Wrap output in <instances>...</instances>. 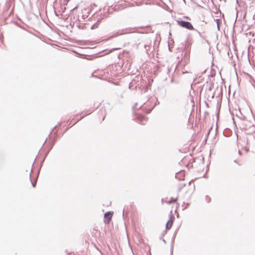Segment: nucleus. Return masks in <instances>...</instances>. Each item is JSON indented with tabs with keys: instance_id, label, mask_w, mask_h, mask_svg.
<instances>
[{
	"instance_id": "obj_1",
	"label": "nucleus",
	"mask_w": 255,
	"mask_h": 255,
	"mask_svg": "<svg viewBox=\"0 0 255 255\" xmlns=\"http://www.w3.org/2000/svg\"><path fill=\"white\" fill-rule=\"evenodd\" d=\"M177 23L179 26L187 29L193 30L194 29L192 24L188 21L178 20H177Z\"/></svg>"
},
{
	"instance_id": "obj_2",
	"label": "nucleus",
	"mask_w": 255,
	"mask_h": 255,
	"mask_svg": "<svg viewBox=\"0 0 255 255\" xmlns=\"http://www.w3.org/2000/svg\"><path fill=\"white\" fill-rule=\"evenodd\" d=\"M134 29L132 28H126L119 30L116 33H115L113 36L116 37L119 35H121L124 34L130 33L134 31Z\"/></svg>"
},
{
	"instance_id": "obj_3",
	"label": "nucleus",
	"mask_w": 255,
	"mask_h": 255,
	"mask_svg": "<svg viewBox=\"0 0 255 255\" xmlns=\"http://www.w3.org/2000/svg\"><path fill=\"white\" fill-rule=\"evenodd\" d=\"M174 219V216L172 215H170L169 219L166 224V229L169 230L171 228L173 223Z\"/></svg>"
},
{
	"instance_id": "obj_4",
	"label": "nucleus",
	"mask_w": 255,
	"mask_h": 255,
	"mask_svg": "<svg viewBox=\"0 0 255 255\" xmlns=\"http://www.w3.org/2000/svg\"><path fill=\"white\" fill-rule=\"evenodd\" d=\"M113 216V213L111 212H107L105 214L104 217L106 219H107L109 221L111 220Z\"/></svg>"
},
{
	"instance_id": "obj_5",
	"label": "nucleus",
	"mask_w": 255,
	"mask_h": 255,
	"mask_svg": "<svg viewBox=\"0 0 255 255\" xmlns=\"http://www.w3.org/2000/svg\"><path fill=\"white\" fill-rule=\"evenodd\" d=\"M138 122H140V123L142 125H144V123L142 122L143 121L146 120V118L144 116L140 115L138 117Z\"/></svg>"
},
{
	"instance_id": "obj_6",
	"label": "nucleus",
	"mask_w": 255,
	"mask_h": 255,
	"mask_svg": "<svg viewBox=\"0 0 255 255\" xmlns=\"http://www.w3.org/2000/svg\"><path fill=\"white\" fill-rule=\"evenodd\" d=\"M177 200V198L174 199L173 198H171V199L167 202V203L169 204H171L174 202H175Z\"/></svg>"
},
{
	"instance_id": "obj_7",
	"label": "nucleus",
	"mask_w": 255,
	"mask_h": 255,
	"mask_svg": "<svg viewBox=\"0 0 255 255\" xmlns=\"http://www.w3.org/2000/svg\"><path fill=\"white\" fill-rule=\"evenodd\" d=\"M216 23H217V27H218V29L219 30V28H220V20L218 19H216Z\"/></svg>"
},
{
	"instance_id": "obj_8",
	"label": "nucleus",
	"mask_w": 255,
	"mask_h": 255,
	"mask_svg": "<svg viewBox=\"0 0 255 255\" xmlns=\"http://www.w3.org/2000/svg\"><path fill=\"white\" fill-rule=\"evenodd\" d=\"M31 184H32V186L33 187H35V185H36V181L33 182V181H31Z\"/></svg>"
},
{
	"instance_id": "obj_9",
	"label": "nucleus",
	"mask_w": 255,
	"mask_h": 255,
	"mask_svg": "<svg viewBox=\"0 0 255 255\" xmlns=\"http://www.w3.org/2000/svg\"><path fill=\"white\" fill-rule=\"evenodd\" d=\"M153 107H152L151 108H150V109H148L147 111H146V112L147 113H150V112L151 111V110L153 109Z\"/></svg>"
},
{
	"instance_id": "obj_10",
	"label": "nucleus",
	"mask_w": 255,
	"mask_h": 255,
	"mask_svg": "<svg viewBox=\"0 0 255 255\" xmlns=\"http://www.w3.org/2000/svg\"><path fill=\"white\" fill-rule=\"evenodd\" d=\"M185 185V184H181V186L179 187V190H180L181 189V188L184 186Z\"/></svg>"
},
{
	"instance_id": "obj_11",
	"label": "nucleus",
	"mask_w": 255,
	"mask_h": 255,
	"mask_svg": "<svg viewBox=\"0 0 255 255\" xmlns=\"http://www.w3.org/2000/svg\"><path fill=\"white\" fill-rule=\"evenodd\" d=\"M238 153H239V154L240 155H242V152H241V150H239V151H238Z\"/></svg>"
},
{
	"instance_id": "obj_12",
	"label": "nucleus",
	"mask_w": 255,
	"mask_h": 255,
	"mask_svg": "<svg viewBox=\"0 0 255 255\" xmlns=\"http://www.w3.org/2000/svg\"><path fill=\"white\" fill-rule=\"evenodd\" d=\"M94 25H93V26L91 27V28H92V29L94 28Z\"/></svg>"
},
{
	"instance_id": "obj_13",
	"label": "nucleus",
	"mask_w": 255,
	"mask_h": 255,
	"mask_svg": "<svg viewBox=\"0 0 255 255\" xmlns=\"http://www.w3.org/2000/svg\"><path fill=\"white\" fill-rule=\"evenodd\" d=\"M234 162H236V163H237V160H234Z\"/></svg>"
},
{
	"instance_id": "obj_14",
	"label": "nucleus",
	"mask_w": 255,
	"mask_h": 255,
	"mask_svg": "<svg viewBox=\"0 0 255 255\" xmlns=\"http://www.w3.org/2000/svg\"><path fill=\"white\" fill-rule=\"evenodd\" d=\"M31 177V173L29 174V178H30Z\"/></svg>"
},
{
	"instance_id": "obj_15",
	"label": "nucleus",
	"mask_w": 255,
	"mask_h": 255,
	"mask_svg": "<svg viewBox=\"0 0 255 255\" xmlns=\"http://www.w3.org/2000/svg\"><path fill=\"white\" fill-rule=\"evenodd\" d=\"M179 174L178 173L176 174L175 177H177V175Z\"/></svg>"
},
{
	"instance_id": "obj_16",
	"label": "nucleus",
	"mask_w": 255,
	"mask_h": 255,
	"mask_svg": "<svg viewBox=\"0 0 255 255\" xmlns=\"http://www.w3.org/2000/svg\"><path fill=\"white\" fill-rule=\"evenodd\" d=\"M237 2H238V0H237Z\"/></svg>"
}]
</instances>
